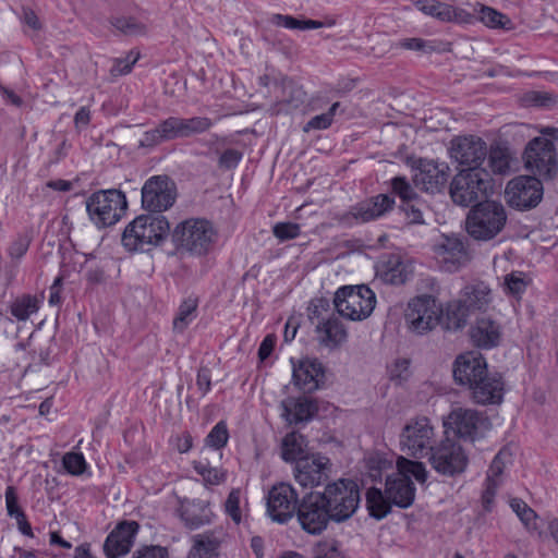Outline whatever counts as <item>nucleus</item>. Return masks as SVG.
<instances>
[{"label":"nucleus","mask_w":558,"mask_h":558,"mask_svg":"<svg viewBox=\"0 0 558 558\" xmlns=\"http://www.w3.org/2000/svg\"><path fill=\"white\" fill-rule=\"evenodd\" d=\"M399 444L410 457H427L436 444V430L430 420L424 415L410 418L400 433Z\"/></svg>","instance_id":"obj_6"},{"label":"nucleus","mask_w":558,"mask_h":558,"mask_svg":"<svg viewBox=\"0 0 558 558\" xmlns=\"http://www.w3.org/2000/svg\"><path fill=\"white\" fill-rule=\"evenodd\" d=\"M487 372L486 360L478 352H466L457 357L453 368L454 379L470 389Z\"/></svg>","instance_id":"obj_21"},{"label":"nucleus","mask_w":558,"mask_h":558,"mask_svg":"<svg viewBox=\"0 0 558 558\" xmlns=\"http://www.w3.org/2000/svg\"><path fill=\"white\" fill-rule=\"evenodd\" d=\"M33 241V230L26 229L19 233L8 247V254L14 262H19L28 251Z\"/></svg>","instance_id":"obj_45"},{"label":"nucleus","mask_w":558,"mask_h":558,"mask_svg":"<svg viewBox=\"0 0 558 558\" xmlns=\"http://www.w3.org/2000/svg\"><path fill=\"white\" fill-rule=\"evenodd\" d=\"M314 558H342V556L336 542L324 541L315 546Z\"/></svg>","instance_id":"obj_60"},{"label":"nucleus","mask_w":558,"mask_h":558,"mask_svg":"<svg viewBox=\"0 0 558 558\" xmlns=\"http://www.w3.org/2000/svg\"><path fill=\"white\" fill-rule=\"evenodd\" d=\"M449 175L450 168L446 162L421 159L413 175V183L428 193L440 192L447 184Z\"/></svg>","instance_id":"obj_19"},{"label":"nucleus","mask_w":558,"mask_h":558,"mask_svg":"<svg viewBox=\"0 0 558 558\" xmlns=\"http://www.w3.org/2000/svg\"><path fill=\"white\" fill-rule=\"evenodd\" d=\"M241 489L233 488L227 500L225 501V511L232 519L235 524L242 521V513L240 509Z\"/></svg>","instance_id":"obj_56"},{"label":"nucleus","mask_w":558,"mask_h":558,"mask_svg":"<svg viewBox=\"0 0 558 558\" xmlns=\"http://www.w3.org/2000/svg\"><path fill=\"white\" fill-rule=\"evenodd\" d=\"M522 100L525 106L551 108L558 104V95L548 92L532 90L524 94Z\"/></svg>","instance_id":"obj_50"},{"label":"nucleus","mask_w":558,"mask_h":558,"mask_svg":"<svg viewBox=\"0 0 558 558\" xmlns=\"http://www.w3.org/2000/svg\"><path fill=\"white\" fill-rule=\"evenodd\" d=\"M300 232V226L294 222H278L272 228L274 235L281 242L298 238Z\"/></svg>","instance_id":"obj_58"},{"label":"nucleus","mask_w":558,"mask_h":558,"mask_svg":"<svg viewBox=\"0 0 558 558\" xmlns=\"http://www.w3.org/2000/svg\"><path fill=\"white\" fill-rule=\"evenodd\" d=\"M442 316V307L437 300L427 294L411 299L408 303L404 320L410 331L425 335L435 329Z\"/></svg>","instance_id":"obj_9"},{"label":"nucleus","mask_w":558,"mask_h":558,"mask_svg":"<svg viewBox=\"0 0 558 558\" xmlns=\"http://www.w3.org/2000/svg\"><path fill=\"white\" fill-rule=\"evenodd\" d=\"M243 154L234 148L226 149L218 159V167L222 170H232L242 160Z\"/></svg>","instance_id":"obj_59"},{"label":"nucleus","mask_w":558,"mask_h":558,"mask_svg":"<svg viewBox=\"0 0 558 558\" xmlns=\"http://www.w3.org/2000/svg\"><path fill=\"white\" fill-rule=\"evenodd\" d=\"M170 231L168 220L161 215H141L131 221L122 234V244L130 251H145L158 245Z\"/></svg>","instance_id":"obj_1"},{"label":"nucleus","mask_w":558,"mask_h":558,"mask_svg":"<svg viewBox=\"0 0 558 558\" xmlns=\"http://www.w3.org/2000/svg\"><path fill=\"white\" fill-rule=\"evenodd\" d=\"M197 305V299L191 296L181 303L178 315L173 320L174 330L182 332L190 325L196 317Z\"/></svg>","instance_id":"obj_41"},{"label":"nucleus","mask_w":558,"mask_h":558,"mask_svg":"<svg viewBox=\"0 0 558 558\" xmlns=\"http://www.w3.org/2000/svg\"><path fill=\"white\" fill-rule=\"evenodd\" d=\"M171 239L178 250L201 256L213 248L217 231L206 219H187L175 227Z\"/></svg>","instance_id":"obj_3"},{"label":"nucleus","mask_w":558,"mask_h":558,"mask_svg":"<svg viewBox=\"0 0 558 558\" xmlns=\"http://www.w3.org/2000/svg\"><path fill=\"white\" fill-rule=\"evenodd\" d=\"M450 156L460 165L478 167L487 157L486 143L477 136H458L450 143Z\"/></svg>","instance_id":"obj_20"},{"label":"nucleus","mask_w":558,"mask_h":558,"mask_svg":"<svg viewBox=\"0 0 558 558\" xmlns=\"http://www.w3.org/2000/svg\"><path fill=\"white\" fill-rule=\"evenodd\" d=\"M194 470L199 474L205 483L210 485H219L226 481L227 474L225 471L213 468L208 462L196 461L194 462Z\"/></svg>","instance_id":"obj_49"},{"label":"nucleus","mask_w":558,"mask_h":558,"mask_svg":"<svg viewBox=\"0 0 558 558\" xmlns=\"http://www.w3.org/2000/svg\"><path fill=\"white\" fill-rule=\"evenodd\" d=\"M500 327L490 318H480L471 328L473 343L482 349H490L498 345L500 341Z\"/></svg>","instance_id":"obj_32"},{"label":"nucleus","mask_w":558,"mask_h":558,"mask_svg":"<svg viewBox=\"0 0 558 558\" xmlns=\"http://www.w3.org/2000/svg\"><path fill=\"white\" fill-rule=\"evenodd\" d=\"M331 472L329 458L317 454L299 459L294 466V478L302 487H316L328 481Z\"/></svg>","instance_id":"obj_18"},{"label":"nucleus","mask_w":558,"mask_h":558,"mask_svg":"<svg viewBox=\"0 0 558 558\" xmlns=\"http://www.w3.org/2000/svg\"><path fill=\"white\" fill-rule=\"evenodd\" d=\"M506 222L505 206L496 201H485L470 210L465 223L470 236L478 241H489L502 231Z\"/></svg>","instance_id":"obj_2"},{"label":"nucleus","mask_w":558,"mask_h":558,"mask_svg":"<svg viewBox=\"0 0 558 558\" xmlns=\"http://www.w3.org/2000/svg\"><path fill=\"white\" fill-rule=\"evenodd\" d=\"M492 190L490 174L480 167L461 170L450 183V196L453 203L463 207L486 197Z\"/></svg>","instance_id":"obj_4"},{"label":"nucleus","mask_w":558,"mask_h":558,"mask_svg":"<svg viewBox=\"0 0 558 558\" xmlns=\"http://www.w3.org/2000/svg\"><path fill=\"white\" fill-rule=\"evenodd\" d=\"M385 490L387 498L399 508H408L414 501L415 487L411 477L398 472L387 477Z\"/></svg>","instance_id":"obj_28"},{"label":"nucleus","mask_w":558,"mask_h":558,"mask_svg":"<svg viewBox=\"0 0 558 558\" xmlns=\"http://www.w3.org/2000/svg\"><path fill=\"white\" fill-rule=\"evenodd\" d=\"M180 517L184 524L195 530L211 522L213 512L209 502L201 499L186 500L180 508Z\"/></svg>","instance_id":"obj_30"},{"label":"nucleus","mask_w":558,"mask_h":558,"mask_svg":"<svg viewBox=\"0 0 558 558\" xmlns=\"http://www.w3.org/2000/svg\"><path fill=\"white\" fill-rule=\"evenodd\" d=\"M376 276L388 284H402L408 280L407 266L399 255L385 256L376 267Z\"/></svg>","instance_id":"obj_31"},{"label":"nucleus","mask_w":558,"mask_h":558,"mask_svg":"<svg viewBox=\"0 0 558 558\" xmlns=\"http://www.w3.org/2000/svg\"><path fill=\"white\" fill-rule=\"evenodd\" d=\"M229 438L228 428L225 422L217 423L206 437V444L215 449H221L227 445Z\"/></svg>","instance_id":"obj_55"},{"label":"nucleus","mask_w":558,"mask_h":558,"mask_svg":"<svg viewBox=\"0 0 558 558\" xmlns=\"http://www.w3.org/2000/svg\"><path fill=\"white\" fill-rule=\"evenodd\" d=\"M339 315L351 320L367 318L376 304L375 293L366 286L342 287L333 299Z\"/></svg>","instance_id":"obj_8"},{"label":"nucleus","mask_w":558,"mask_h":558,"mask_svg":"<svg viewBox=\"0 0 558 558\" xmlns=\"http://www.w3.org/2000/svg\"><path fill=\"white\" fill-rule=\"evenodd\" d=\"M391 500L387 498L386 492L383 493L378 488H369L366 493V507L371 517L380 520L385 518L391 510Z\"/></svg>","instance_id":"obj_40"},{"label":"nucleus","mask_w":558,"mask_h":558,"mask_svg":"<svg viewBox=\"0 0 558 558\" xmlns=\"http://www.w3.org/2000/svg\"><path fill=\"white\" fill-rule=\"evenodd\" d=\"M293 383L306 392L316 390L324 378V368L317 360H305L293 366Z\"/></svg>","instance_id":"obj_29"},{"label":"nucleus","mask_w":558,"mask_h":558,"mask_svg":"<svg viewBox=\"0 0 558 558\" xmlns=\"http://www.w3.org/2000/svg\"><path fill=\"white\" fill-rule=\"evenodd\" d=\"M432 468L444 476H456L466 469L469 459L460 444L446 438L428 453Z\"/></svg>","instance_id":"obj_12"},{"label":"nucleus","mask_w":558,"mask_h":558,"mask_svg":"<svg viewBox=\"0 0 558 558\" xmlns=\"http://www.w3.org/2000/svg\"><path fill=\"white\" fill-rule=\"evenodd\" d=\"M319 342L327 348H336L347 338V331L336 317L328 318L316 327Z\"/></svg>","instance_id":"obj_36"},{"label":"nucleus","mask_w":558,"mask_h":558,"mask_svg":"<svg viewBox=\"0 0 558 558\" xmlns=\"http://www.w3.org/2000/svg\"><path fill=\"white\" fill-rule=\"evenodd\" d=\"M477 16L486 26L490 28H510V19L490 7L480 4Z\"/></svg>","instance_id":"obj_42"},{"label":"nucleus","mask_w":558,"mask_h":558,"mask_svg":"<svg viewBox=\"0 0 558 558\" xmlns=\"http://www.w3.org/2000/svg\"><path fill=\"white\" fill-rule=\"evenodd\" d=\"M510 507L529 531H537L539 529L537 514L526 502L513 498L510 501Z\"/></svg>","instance_id":"obj_43"},{"label":"nucleus","mask_w":558,"mask_h":558,"mask_svg":"<svg viewBox=\"0 0 558 558\" xmlns=\"http://www.w3.org/2000/svg\"><path fill=\"white\" fill-rule=\"evenodd\" d=\"M504 380L500 374L488 371L471 388L475 402L481 404L500 403L504 397Z\"/></svg>","instance_id":"obj_25"},{"label":"nucleus","mask_w":558,"mask_h":558,"mask_svg":"<svg viewBox=\"0 0 558 558\" xmlns=\"http://www.w3.org/2000/svg\"><path fill=\"white\" fill-rule=\"evenodd\" d=\"M299 496L289 483H278L268 492L267 512L278 523H286L296 513Z\"/></svg>","instance_id":"obj_17"},{"label":"nucleus","mask_w":558,"mask_h":558,"mask_svg":"<svg viewBox=\"0 0 558 558\" xmlns=\"http://www.w3.org/2000/svg\"><path fill=\"white\" fill-rule=\"evenodd\" d=\"M138 531V523L135 521H123L119 523L107 536L104 544V551L107 558H119L126 555Z\"/></svg>","instance_id":"obj_22"},{"label":"nucleus","mask_w":558,"mask_h":558,"mask_svg":"<svg viewBox=\"0 0 558 558\" xmlns=\"http://www.w3.org/2000/svg\"><path fill=\"white\" fill-rule=\"evenodd\" d=\"M487 156L493 172L504 174L509 170L510 156L507 149L499 146L492 147Z\"/></svg>","instance_id":"obj_47"},{"label":"nucleus","mask_w":558,"mask_h":558,"mask_svg":"<svg viewBox=\"0 0 558 558\" xmlns=\"http://www.w3.org/2000/svg\"><path fill=\"white\" fill-rule=\"evenodd\" d=\"M511 463V453L508 449H501L493 459L487 471L486 486L482 495L483 505L486 510H490L494 497L500 484L502 483L504 471Z\"/></svg>","instance_id":"obj_24"},{"label":"nucleus","mask_w":558,"mask_h":558,"mask_svg":"<svg viewBox=\"0 0 558 558\" xmlns=\"http://www.w3.org/2000/svg\"><path fill=\"white\" fill-rule=\"evenodd\" d=\"M305 437L298 433L291 432L284 436L281 444V458L286 462H295L303 458L306 447Z\"/></svg>","instance_id":"obj_39"},{"label":"nucleus","mask_w":558,"mask_h":558,"mask_svg":"<svg viewBox=\"0 0 558 558\" xmlns=\"http://www.w3.org/2000/svg\"><path fill=\"white\" fill-rule=\"evenodd\" d=\"M433 253L439 268L447 272L460 270L472 259L465 239L453 233H441L433 244Z\"/></svg>","instance_id":"obj_10"},{"label":"nucleus","mask_w":558,"mask_h":558,"mask_svg":"<svg viewBox=\"0 0 558 558\" xmlns=\"http://www.w3.org/2000/svg\"><path fill=\"white\" fill-rule=\"evenodd\" d=\"M459 296L473 314L486 311L492 302V291L484 282L464 287Z\"/></svg>","instance_id":"obj_34"},{"label":"nucleus","mask_w":558,"mask_h":558,"mask_svg":"<svg viewBox=\"0 0 558 558\" xmlns=\"http://www.w3.org/2000/svg\"><path fill=\"white\" fill-rule=\"evenodd\" d=\"M305 99V93L301 87L295 86L291 81H283V97L275 105L274 112H289L299 108Z\"/></svg>","instance_id":"obj_38"},{"label":"nucleus","mask_w":558,"mask_h":558,"mask_svg":"<svg viewBox=\"0 0 558 558\" xmlns=\"http://www.w3.org/2000/svg\"><path fill=\"white\" fill-rule=\"evenodd\" d=\"M442 315L446 319V327L448 329L457 330L463 328L468 324V320L473 313L460 296H458L447 303L446 307L442 308Z\"/></svg>","instance_id":"obj_37"},{"label":"nucleus","mask_w":558,"mask_h":558,"mask_svg":"<svg viewBox=\"0 0 558 558\" xmlns=\"http://www.w3.org/2000/svg\"><path fill=\"white\" fill-rule=\"evenodd\" d=\"M398 46L407 50L421 51L424 53H429L435 49L430 41L422 38H404L398 43Z\"/></svg>","instance_id":"obj_61"},{"label":"nucleus","mask_w":558,"mask_h":558,"mask_svg":"<svg viewBox=\"0 0 558 558\" xmlns=\"http://www.w3.org/2000/svg\"><path fill=\"white\" fill-rule=\"evenodd\" d=\"M444 425L459 438L470 441L483 437L484 433L490 428V422L485 415L475 410L462 408L451 411Z\"/></svg>","instance_id":"obj_14"},{"label":"nucleus","mask_w":558,"mask_h":558,"mask_svg":"<svg viewBox=\"0 0 558 558\" xmlns=\"http://www.w3.org/2000/svg\"><path fill=\"white\" fill-rule=\"evenodd\" d=\"M414 4L423 13L441 22L471 23L474 19L466 11L438 0H414Z\"/></svg>","instance_id":"obj_26"},{"label":"nucleus","mask_w":558,"mask_h":558,"mask_svg":"<svg viewBox=\"0 0 558 558\" xmlns=\"http://www.w3.org/2000/svg\"><path fill=\"white\" fill-rule=\"evenodd\" d=\"M296 515L302 529L313 535L320 534L329 521H332L320 492L304 495L300 500Z\"/></svg>","instance_id":"obj_13"},{"label":"nucleus","mask_w":558,"mask_h":558,"mask_svg":"<svg viewBox=\"0 0 558 558\" xmlns=\"http://www.w3.org/2000/svg\"><path fill=\"white\" fill-rule=\"evenodd\" d=\"M529 279L522 271H512L505 277V287L508 293L521 295L527 288Z\"/></svg>","instance_id":"obj_53"},{"label":"nucleus","mask_w":558,"mask_h":558,"mask_svg":"<svg viewBox=\"0 0 558 558\" xmlns=\"http://www.w3.org/2000/svg\"><path fill=\"white\" fill-rule=\"evenodd\" d=\"M140 58L138 52L130 51L124 59H117L112 68V72L119 75L128 74L131 72L132 66Z\"/></svg>","instance_id":"obj_63"},{"label":"nucleus","mask_w":558,"mask_h":558,"mask_svg":"<svg viewBox=\"0 0 558 558\" xmlns=\"http://www.w3.org/2000/svg\"><path fill=\"white\" fill-rule=\"evenodd\" d=\"M183 138L208 131L213 122L207 117L181 118Z\"/></svg>","instance_id":"obj_48"},{"label":"nucleus","mask_w":558,"mask_h":558,"mask_svg":"<svg viewBox=\"0 0 558 558\" xmlns=\"http://www.w3.org/2000/svg\"><path fill=\"white\" fill-rule=\"evenodd\" d=\"M281 408L282 416L289 424L310 421L317 411V405L306 398L284 400Z\"/></svg>","instance_id":"obj_33"},{"label":"nucleus","mask_w":558,"mask_h":558,"mask_svg":"<svg viewBox=\"0 0 558 558\" xmlns=\"http://www.w3.org/2000/svg\"><path fill=\"white\" fill-rule=\"evenodd\" d=\"M177 198V187L168 175H154L142 187V206L151 213L170 208Z\"/></svg>","instance_id":"obj_15"},{"label":"nucleus","mask_w":558,"mask_h":558,"mask_svg":"<svg viewBox=\"0 0 558 558\" xmlns=\"http://www.w3.org/2000/svg\"><path fill=\"white\" fill-rule=\"evenodd\" d=\"M62 464L66 472L72 475H81L87 468L85 458L81 452L65 453L62 459Z\"/></svg>","instance_id":"obj_54"},{"label":"nucleus","mask_w":558,"mask_h":558,"mask_svg":"<svg viewBox=\"0 0 558 558\" xmlns=\"http://www.w3.org/2000/svg\"><path fill=\"white\" fill-rule=\"evenodd\" d=\"M505 194L511 207L531 209L542 201L543 185L534 175H519L508 182Z\"/></svg>","instance_id":"obj_16"},{"label":"nucleus","mask_w":558,"mask_h":558,"mask_svg":"<svg viewBox=\"0 0 558 558\" xmlns=\"http://www.w3.org/2000/svg\"><path fill=\"white\" fill-rule=\"evenodd\" d=\"M183 138L180 117H169L160 121L155 129L146 131L140 141L143 147H154L163 142Z\"/></svg>","instance_id":"obj_27"},{"label":"nucleus","mask_w":558,"mask_h":558,"mask_svg":"<svg viewBox=\"0 0 558 558\" xmlns=\"http://www.w3.org/2000/svg\"><path fill=\"white\" fill-rule=\"evenodd\" d=\"M111 23L124 35L133 36L145 33V26L132 17H117Z\"/></svg>","instance_id":"obj_57"},{"label":"nucleus","mask_w":558,"mask_h":558,"mask_svg":"<svg viewBox=\"0 0 558 558\" xmlns=\"http://www.w3.org/2000/svg\"><path fill=\"white\" fill-rule=\"evenodd\" d=\"M320 494L335 522L350 519L361 501L359 485L352 480L341 478L329 483Z\"/></svg>","instance_id":"obj_5"},{"label":"nucleus","mask_w":558,"mask_h":558,"mask_svg":"<svg viewBox=\"0 0 558 558\" xmlns=\"http://www.w3.org/2000/svg\"><path fill=\"white\" fill-rule=\"evenodd\" d=\"M125 209V195L118 190L95 192L86 201L88 216L99 228L109 227L118 222Z\"/></svg>","instance_id":"obj_7"},{"label":"nucleus","mask_w":558,"mask_h":558,"mask_svg":"<svg viewBox=\"0 0 558 558\" xmlns=\"http://www.w3.org/2000/svg\"><path fill=\"white\" fill-rule=\"evenodd\" d=\"M132 558H169L168 550L161 546H145L137 549Z\"/></svg>","instance_id":"obj_64"},{"label":"nucleus","mask_w":558,"mask_h":558,"mask_svg":"<svg viewBox=\"0 0 558 558\" xmlns=\"http://www.w3.org/2000/svg\"><path fill=\"white\" fill-rule=\"evenodd\" d=\"M393 205L392 197L387 194H378L351 207L347 217L356 222H368L384 216L392 209Z\"/></svg>","instance_id":"obj_23"},{"label":"nucleus","mask_w":558,"mask_h":558,"mask_svg":"<svg viewBox=\"0 0 558 558\" xmlns=\"http://www.w3.org/2000/svg\"><path fill=\"white\" fill-rule=\"evenodd\" d=\"M398 473L405 476H413L416 481L424 483L427 477V471L425 465L420 461H412L404 457H400L397 460Z\"/></svg>","instance_id":"obj_44"},{"label":"nucleus","mask_w":558,"mask_h":558,"mask_svg":"<svg viewBox=\"0 0 558 558\" xmlns=\"http://www.w3.org/2000/svg\"><path fill=\"white\" fill-rule=\"evenodd\" d=\"M340 104L335 102L331 105L329 110L325 113L313 117L303 128L304 132H310L311 130H325L329 128L332 123L333 117L336 114L337 109Z\"/></svg>","instance_id":"obj_51"},{"label":"nucleus","mask_w":558,"mask_h":558,"mask_svg":"<svg viewBox=\"0 0 558 558\" xmlns=\"http://www.w3.org/2000/svg\"><path fill=\"white\" fill-rule=\"evenodd\" d=\"M391 187L393 193L400 197L402 204L417 199L416 192L404 177L393 178L391 180Z\"/></svg>","instance_id":"obj_52"},{"label":"nucleus","mask_w":558,"mask_h":558,"mask_svg":"<svg viewBox=\"0 0 558 558\" xmlns=\"http://www.w3.org/2000/svg\"><path fill=\"white\" fill-rule=\"evenodd\" d=\"M36 299L31 295H25L14 301L10 307V313L19 320H26L32 314L37 312Z\"/></svg>","instance_id":"obj_46"},{"label":"nucleus","mask_w":558,"mask_h":558,"mask_svg":"<svg viewBox=\"0 0 558 558\" xmlns=\"http://www.w3.org/2000/svg\"><path fill=\"white\" fill-rule=\"evenodd\" d=\"M192 541L193 545L187 558H217L219 556L220 541L214 532L196 534Z\"/></svg>","instance_id":"obj_35"},{"label":"nucleus","mask_w":558,"mask_h":558,"mask_svg":"<svg viewBox=\"0 0 558 558\" xmlns=\"http://www.w3.org/2000/svg\"><path fill=\"white\" fill-rule=\"evenodd\" d=\"M524 166L534 177L553 179L558 170L556 147L545 137H534L529 142L523 154Z\"/></svg>","instance_id":"obj_11"},{"label":"nucleus","mask_w":558,"mask_h":558,"mask_svg":"<svg viewBox=\"0 0 558 558\" xmlns=\"http://www.w3.org/2000/svg\"><path fill=\"white\" fill-rule=\"evenodd\" d=\"M401 209L405 215V218L408 219L409 223H423V213L420 206L418 199L415 202H408L404 204H401Z\"/></svg>","instance_id":"obj_62"}]
</instances>
